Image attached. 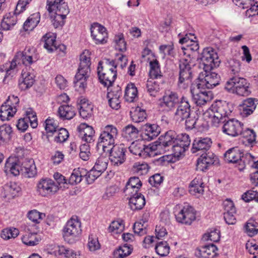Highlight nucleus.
I'll return each mask as SVG.
<instances>
[{
	"label": "nucleus",
	"mask_w": 258,
	"mask_h": 258,
	"mask_svg": "<svg viewBox=\"0 0 258 258\" xmlns=\"http://www.w3.org/2000/svg\"><path fill=\"white\" fill-rule=\"evenodd\" d=\"M97 73L101 83L107 87V90H109L117 76L116 65L114 61L105 59L103 61H100Z\"/></svg>",
	"instance_id": "nucleus-1"
},
{
	"label": "nucleus",
	"mask_w": 258,
	"mask_h": 258,
	"mask_svg": "<svg viewBox=\"0 0 258 258\" xmlns=\"http://www.w3.org/2000/svg\"><path fill=\"white\" fill-rule=\"evenodd\" d=\"M117 135V129L114 125H107L104 126L98 138L96 145L97 151H103L104 153H108L110 148L114 146Z\"/></svg>",
	"instance_id": "nucleus-2"
},
{
	"label": "nucleus",
	"mask_w": 258,
	"mask_h": 258,
	"mask_svg": "<svg viewBox=\"0 0 258 258\" xmlns=\"http://www.w3.org/2000/svg\"><path fill=\"white\" fill-rule=\"evenodd\" d=\"M197 58L190 55L181 59L179 62V74L178 82V87L186 89L191 84L192 77L191 69L197 63Z\"/></svg>",
	"instance_id": "nucleus-3"
},
{
	"label": "nucleus",
	"mask_w": 258,
	"mask_h": 258,
	"mask_svg": "<svg viewBox=\"0 0 258 258\" xmlns=\"http://www.w3.org/2000/svg\"><path fill=\"white\" fill-rule=\"evenodd\" d=\"M231 111L228 103L219 101L212 104L204 114L211 119L213 125L217 126L220 122L224 121L223 118L229 115Z\"/></svg>",
	"instance_id": "nucleus-4"
},
{
	"label": "nucleus",
	"mask_w": 258,
	"mask_h": 258,
	"mask_svg": "<svg viewBox=\"0 0 258 258\" xmlns=\"http://www.w3.org/2000/svg\"><path fill=\"white\" fill-rule=\"evenodd\" d=\"M249 84L242 77L234 76L231 78L226 83L225 89L229 93L239 96H246L250 94Z\"/></svg>",
	"instance_id": "nucleus-5"
},
{
	"label": "nucleus",
	"mask_w": 258,
	"mask_h": 258,
	"mask_svg": "<svg viewBox=\"0 0 258 258\" xmlns=\"http://www.w3.org/2000/svg\"><path fill=\"white\" fill-rule=\"evenodd\" d=\"M224 159L228 163H238V168L243 170L250 160H252V156L249 153L245 155L237 147L228 150L224 154Z\"/></svg>",
	"instance_id": "nucleus-6"
},
{
	"label": "nucleus",
	"mask_w": 258,
	"mask_h": 258,
	"mask_svg": "<svg viewBox=\"0 0 258 258\" xmlns=\"http://www.w3.org/2000/svg\"><path fill=\"white\" fill-rule=\"evenodd\" d=\"M200 59V67L205 71H211L218 67L220 62L217 52L211 47L204 48Z\"/></svg>",
	"instance_id": "nucleus-7"
},
{
	"label": "nucleus",
	"mask_w": 258,
	"mask_h": 258,
	"mask_svg": "<svg viewBox=\"0 0 258 258\" xmlns=\"http://www.w3.org/2000/svg\"><path fill=\"white\" fill-rule=\"evenodd\" d=\"M46 8L51 17H54V19L59 18L64 19L69 13L67 4L64 0H47Z\"/></svg>",
	"instance_id": "nucleus-8"
},
{
	"label": "nucleus",
	"mask_w": 258,
	"mask_h": 258,
	"mask_svg": "<svg viewBox=\"0 0 258 258\" xmlns=\"http://www.w3.org/2000/svg\"><path fill=\"white\" fill-rule=\"evenodd\" d=\"M19 99L14 95L9 96L0 108V118L2 120H9L13 117L17 111Z\"/></svg>",
	"instance_id": "nucleus-9"
},
{
	"label": "nucleus",
	"mask_w": 258,
	"mask_h": 258,
	"mask_svg": "<svg viewBox=\"0 0 258 258\" xmlns=\"http://www.w3.org/2000/svg\"><path fill=\"white\" fill-rule=\"evenodd\" d=\"M82 232L81 223L77 216H73L63 227V237L68 241L78 237Z\"/></svg>",
	"instance_id": "nucleus-10"
},
{
	"label": "nucleus",
	"mask_w": 258,
	"mask_h": 258,
	"mask_svg": "<svg viewBox=\"0 0 258 258\" xmlns=\"http://www.w3.org/2000/svg\"><path fill=\"white\" fill-rule=\"evenodd\" d=\"M109 158L107 156L101 155L99 157L93 168L86 175L88 181H93L98 177L107 169Z\"/></svg>",
	"instance_id": "nucleus-11"
},
{
	"label": "nucleus",
	"mask_w": 258,
	"mask_h": 258,
	"mask_svg": "<svg viewBox=\"0 0 258 258\" xmlns=\"http://www.w3.org/2000/svg\"><path fill=\"white\" fill-rule=\"evenodd\" d=\"M58 190V185L52 179L43 178L37 185V191L42 197H48L54 194Z\"/></svg>",
	"instance_id": "nucleus-12"
},
{
	"label": "nucleus",
	"mask_w": 258,
	"mask_h": 258,
	"mask_svg": "<svg viewBox=\"0 0 258 258\" xmlns=\"http://www.w3.org/2000/svg\"><path fill=\"white\" fill-rule=\"evenodd\" d=\"M199 79L200 83L198 84L202 87H205L208 89H212L219 84L220 77L219 75L211 71L201 72L199 74Z\"/></svg>",
	"instance_id": "nucleus-13"
},
{
	"label": "nucleus",
	"mask_w": 258,
	"mask_h": 258,
	"mask_svg": "<svg viewBox=\"0 0 258 258\" xmlns=\"http://www.w3.org/2000/svg\"><path fill=\"white\" fill-rule=\"evenodd\" d=\"M201 86L197 84L196 87H192L190 91L192 94V100L197 105L202 106L212 99V94L210 91H202Z\"/></svg>",
	"instance_id": "nucleus-14"
},
{
	"label": "nucleus",
	"mask_w": 258,
	"mask_h": 258,
	"mask_svg": "<svg viewBox=\"0 0 258 258\" xmlns=\"http://www.w3.org/2000/svg\"><path fill=\"white\" fill-rule=\"evenodd\" d=\"M90 30L91 37L96 44H103L107 42L108 33L104 26L95 23L91 25Z\"/></svg>",
	"instance_id": "nucleus-15"
},
{
	"label": "nucleus",
	"mask_w": 258,
	"mask_h": 258,
	"mask_svg": "<svg viewBox=\"0 0 258 258\" xmlns=\"http://www.w3.org/2000/svg\"><path fill=\"white\" fill-rule=\"evenodd\" d=\"M126 148L124 144L113 146L108 153H110V159L114 165L118 166L122 164L125 159Z\"/></svg>",
	"instance_id": "nucleus-16"
},
{
	"label": "nucleus",
	"mask_w": 258,
	"mask_h": 258,
	"mask_svg": "<svg viewBox=\"0 0 258 258\" xmlns=\"http://www.w3.org/2000/svg\"><path fill=\"white\" fill-rule=\"evenodd\" d=\"M189 137L187 134L178 135L177 138L171 146L175 156L179 157L183 153L190 145Z\"/></svg>",
	"instance_id": "nucleus-17"
},
{
	"label": "nucleus",
	"mask_w": 258,
	"mask_h": 258,
	"mask_svg": "<svg viewBox=\"0 0 258 258\" xmlns=\"http://www.w3.org/2000/svg\"><path fill=\"white\" fill-rule=\"evenodd\" d=\"M243 124L235 119H231L226 121L223 126V132L226 135L235 137L240 135L243 130Z\"/></svg>",
	"instance_id": "nucleus-18"
},
{
	"label": "nucleus",
	"mask_w": 258,
	"mask_h": 258,
	"mask_svg": "<svg viewBox=\"0 0 258 258\" xmlns=\"http://www.w3.org/2000/svg\"><path fill=\"white\" fill-rule=\"evenodd\" d=\"M175 217L178 222L190 225L196 219V212L192 207L185 205L175 215Z\"/></svg>",
	"instance_id": "nucleus-19"
},
{
	"label": "nucleus",
	"mask_w": 258,
	"mask_h": 258,
	"mask_svg": "<svg viewBox=\"0 0 258 258\" xmlns=\"http://www.w3.org/2000/svg\"><path fill=\"white\" fill-rule=\"evenodd\" d=\"M212 141L210 138H197L193 142L191 151L192 153L200 155L206 152L209 150L212 145Z\"/></svg>",
	"instance_id": "nucleus-20"
},
{
	"label": "nucleus",
	"mask_w": 258,
	"mask_h": 258,
	"mask_svg": "<svg viewBox=\"0 0 258 258\" xmlns=\"http://www.w3.org/2000/svg\"><path fill=\"white\" fill-rule=\"evenodd\" d=\"M178 135L173 131H169L165 133L164 135H161L158 138V141L156 142L157 149L163 148L166 150V148L171 147L174 143Z\"/></svg>",
	"instance_id": "nucleus-21"
},
{
	"label": "nucleus",
	"mask_w": 258,
	"mask_h": 258,
	"mask_svg": "<svg viewBox=\"0 0 258 258\" xmlns=\"http://www.w3.org/2000/svg\"><path fill=\"white\" fill-rule=\"evenodd\" d=\"M181 100L175 92L166 93L160 102V106L167 110H170L180 103Z\"/></svg>",
	"instance_id": "nucleus-22"
},
{
	"label": "nucleus",
	"mask_w": 258,
	"mask_h": 258,
	"mask_svg": "<svg viewBox=\"0 0 258 258\" xmlns=\"http://www.w3.org/2000/svg\"><path fill=\"white\" fill-rule=\"evenodd\" d=\"M217 159V157L212 152L203 153L197 161V169L204 171L208 166L214 164Z\"/></svg>",
	"instance_id": "nucleus-23"
},
{
	"label": "nucleus",
	"mask_w": 258,
	"mask_h": 258,
	"mask_svg": "<svg viewBox=\"0 0 258 258\" xmlns=\"http://www.w3.org/2000/svg\"><path fill=\"white\" fill-rule=\"evenodd\" d=\"M190 105L187 100L182 97L180 104L178 106L174 114V117L176 120L181 121L187 118L189 116Z\"/></svg>",
	"instance_id": "nucleus-24"
},
{
	"label": "nucleus",
	"mask_w": 258,
	"mask_h": 258,
	"mask_svg": "<svg viewBox=\"0 0 258 258\" xmlns=\"http://www.w3.org/2000/svg\"><path fill=\"white\" fill-rule=\"evenodd\" d=\"M78 129L79 136L85 143L91 144L94 141L95 131L92 126L86 123H82Z\"/></svg>",
	"instance_id": "nucleus-25"
},
{
	"label": "nucleus",
	"mask_w": 258,
	"mask_h": 258,
	"mask_svg": "<svg viewBox=\"0 0 258 258\" xmlns=\"http://www.w3.org/2000/svg\"><path fill=\"white\" fill-rule=\"evenodd\" d=\"M217 250L218 248L215 245L209 244L197 248L195 255L200 258H214L217 254Z\"/></svg>",
	"instance_id": "nucleus-26"
},
{
	"label": "nucleus",
	"mask_w": 258,
	"mask_h": 258,
	"mask_svg": "<svg viewBox=\"0 0 258 258\" xmlns=\"http://www.w3.org/2000/svg\"><path fill=\"white\" fill-rule=\"evenodd\" d=\"M107 98L110 106L114 109L117 110L120 107V98L121 96V90L119 87L114 88L113 90H108Z\"/></svg>",
	"instance_id": "nucleus-27"
},
{
	"label": "nucleus",
	"mask_w": 258,
	"mask_h": 258,
	"mask_svg": "<svg viewBox=\"0 0 258 258\" xmlns=\"http://www.w3.org/2000/svg\"><path fill=\"white\" fill-rule=\"evenodd\" d=\"M21 173L30 178L37 174V169L33 159H25L22 162Z\"/></svg>",
	"instance_id": "nucleus-28"
},
{
	"label": "nucleus",
	"mask_w": 258,
	"mask_h": 258,
	"mask_svg": "<svg viewBox=\"0 0 258 258\" xmlns=\"http://www.w3.org/2000/svg\"><path fill=\"white\" fill-rule=\"evenodd\" d=\"M256 100L252 98H249L244 100L242 104L239 106V110L241 115L243 117H247L251 114L255 109Z\"/></svg>",
	"instance_id": "nucleus-29"
},
{
	"label": "nucleus",
	"mask_w": 258,
	"mask_h": 258,
	"mask_svg": "<svg viewBox=\"0 0 258 258\" xmlns=\"http://www.w3.org/2000/svg\"><path fill=\"white\" fill-rule=\"evenodd\" d=\"M5 169L6 172L17 176L21 173L22 162L16 158H9L6 161Z\"/></svg>",
	"instance_id": "nucleus-30"
},
{
	"label": "nucleus",
	"mask_w": 258,
	"mask_h": 258,
	"mask_svg": "<svg viewBox=\"0 0 258 258\" xmlns=\"http://www.w3.org/2000/svg\"><path fill=\"white\" fill-rule=\"evenodd\" d=\"M91 52L88 50H85L80 56V65L78 69V72L81 73H90L91 65Z\"/></svg>",
	"instance_id": "nucleus-31"
},
{
	"label": "nucleus",
	"mask_w": 258,
	"mask_h": 258,
	"mask_svg": "<svg viewBox=\"0 0 258 258\" xmlns=\"http://www.w3.org/2000/svg\"><path fill=\"white\" fill-rule=\"evenodd\" d=\"M90 73H81L78 72L75 76V87L76 89L80 92H83L87 88V80L89 77Z\"/></svg>",
	"instance_id": "nucleus-32"
},
{
	"label": "nucleus",
	"mask_w": 258,
	"mask_h": 258,
	"mask_svg": "<svg viewBox=\"0 0 258 258\" xmlns=\"http://www.w3.org/2000/svg\"><path fill=\"white\" fill-rule=\"evenodd\" d=\"M34 81V75L23 71L21 78L19 80V85L20 88L22 90H25L32 86Z\"/></svg>",
	"instance_id": "nucleus-33"
},
{
	"label": "nucleus",
	"mask_w": 258,
	"mask_h": 258,
	"mask_svg": "<svg viewBox=\"0 0 258 258\" xmlns=\"http://www.w3.org/2000/svg\"><path fill=\"white\" fill-rule=\"evenodd\" d=\"M160 133V129L157 125L146 124L143 128V137L145 140H152Z\"/></svg>",
	"instance_id": "nucleus-34"
},
{
	"label": "nucleus",
	"mask_w": 258,
	"mask_h": 258,
	"mask_svg": "<svg viewBox=\"0 0 258 258\" xmlns=\"http://www.w3.org/2000/svg\"><path fill=\"white\" fill-rule=\"evenodd\" d=\"M57 113L60 118L63 119H71L76 115L75 108L71 105L65 104L58 108Z\"/></svg>",
	"instance_id": "nucleus-35"
},
{
	"label": "nucleus",
	"mask_w": 258,
	"mask_h": 258,
	"mask_svg": "<svg viewBox=\"0 0 258 258\" xmlns=\"http://www.w3.org/2000/svg\"><path fill=\"white\" fill-rule=\"evenodd\" d=\"M20 186L14 182H10L5 184L3 187L5 198H14L21 191Z\"/></svg>",
	"instance_id": "nucleus-36"
},
{
	"label": "nucleus",
	"mask_w": 258,
	"mask_h": 258,
	"mask_svg": "<svg viewBox=\"0 0 258 258\" xmlns=\"http://www.w3.org/2000/svg\"><path fill=\"white\" fill-rule=\"evenodd\" d=\"M145 203V198L141 194L129 199L130 207L134 211L142 209Z\"/></svg>",
	"instance_id": "nucleus-37"
},
{
	"label": "nucleus",
	"mask_w": 258,
	"mask_h": 258,
	"mask_svg": "<svg viewBox=\"0 0 258 258\" xmlns=\"http://www.w3.org/2000/svg\"><path fill=\"white\" fill-rule=\"evenodd\" d=\"M80 116L84 119L91 117L92 113L93 107L91 104L86 102L85 99L80 100L79 107Z\"/></svg>",
	"instance_id": "nucleus-38"
},
{
	"label": "nucleus",
	"mask_w": 258,
	"mask_h": 258,
	"mask_svg": "<svg viewBox=\"0 0 258 258\" xmlns=\"http://www.w3.org/2000/svg\"><path fill=\"white\" fill-rule=\"evenodd\" d=\"M40 16L39 13H36L30 15L23 25L25 31L32 30L39 23Z\"/></svg>",
	"instance_id": "nucleus-39"
},
{
	"label": "nucleus",
	"mask_w": 258,
	"mask_h": 258,
	"mask_svg": "<svg viewBox=\"0 0 258 258\" xmlns=\"http://www.w3.org/2000/svg\"><path fill=\"white\" fill-rule=\"evenodd\" d=\"M138 96V90L135 85L133 83L128 84L125 89L124 98L128 102H134Z\"/></svg>",
	"instance_id": "nucleus-40"
},
{
	"label": "nucleus",
	"mask_w": 258,
	"mask_h": 258,
	"mask_svg": "<svg viewBox=\"0 0 258 258\" xmlns=\"http://www.w3.org/2000/svg\"><path fill=\"white\" fill-rule=\"evenodd\" d=\"M55 38L54 34L52 33H46L43 38L44 47L50 52L57 49Z\"/></svg>",
	"instance_id": "nucleus-41"
},
{
	"label": "nucleus",
	"mask_w": 258,
	"mask_h": 258,
	"mask_svg": "<svg viewBox=\"0 0 258 258\" xmlns=\"http://www.w3.org/2000/svg\"><path fill=\"white\" fill-rule=\"evenodd\" d=\"M41 240L39 235L36 233L26 232L22 237V242L28 246H34Z\"/></svg>",
	"instance_id": "nucleus-42"
},
{
	"label": "nucleus",
	"mask_w": 258,
	"mask_h": 258,
	"mask_svg": "<svg viewBox=\"0 0 258 258\" xmlns=\"http://www.w3.org/2000/svg\"><path fill=\"white\" fill-rule=\"evenodd\" d=\"M124 229V224L121 219L113 221L108 228V232L113 235L121 233Z\"/></svg>",
	"instance_id": "nucleus-43"
},
{
	"label": "nucleus",
	"mask_w": 258,
	"mask_h": 258,
	"mask_svg": "<svg viewBox=\"0 0 258 258\" xmlns=\"http://www.w3.org/2000/svg\"><path fill=\"white\" fill-rule=\"evenodd\" d=\"M139 130L132 124H128L122 129V136L127 140H133L137 138Z\"/></svg>",
	"instance_id": "nucleus-44"
},
{
	"label": "nucleus",
	"mask_w": 258,
	"mask_h": 258,
	"mask_svg": "<svg viewBox=\"0 0 258 258\" xmlns=\"http://www.w3.org/2000/svg\"><path fill=\"white\" fill-rule=\"evenodd\" d=\"M150 70L149 75L151 79H158L162 77L160 66L156 59L150 60L149 62Z\"/></svg>",
	"instance_id": "nucleus-45"
},
{
	"label": "nucleus",
	"mask_w": 258,
	"mask_h": 258,
	"mask_svg": "<svg viewBox=\"0 0 258 258\" xmlns=\"http://www.w3.org/2000/svg\"><path fill=\"white\" fill-rule=\"evenodd\" d=\"M132 120L135 122L143 121L146 118V113L145 110L140 107H137L130 111Z\"/></svg>",
	"instance_id": "nucleus-46"
},
{
	"label": "nucleus",
	"mask_w": 258,
	"mask_h": 258,
	"mask_svg": "<svg viewBox=\"0 0 258 258\" xmlns=\"http://www.w3.org/2000/svg\"><path fill=\"white\" fill-rule=\"evenodd\" d=\"M17 22L16 17L10 13L7 14L1 22V27L4 30H8L14 26Z\"/></svg>",
	"instance_id": "nucleus-47"
},
{
	"label": "nucleus",
	"mask_w": 258,
	"mask_h": 258,
	"mask_svg": "<svg viewBox=\"0 0 258 258\" xmlns=\"http://www.w3.org/2000/svg\"><path fill=\"white\" fill-rule=\"evenodd\" d=\"M244 230L249 236H253L258 233V223L253 219H249L244 226Z\"/></svg>",
	"instance_id": "nucleus-48"
},
{
	"label": "nucleus",
	"mask_w": 258,
	"mask_h": 258,
	"mask_svg": "<svg viewBox=\"0 0 258 258\" xmlns=\"http://www.w3.org/2000/svg\"><path fill=\"white\" fill-rule=\"evenodd\" d=\"M243 138V142L247 145H251L255 143L256 139V134L253 130L246 128L245 130L242 131V133L240 134Z\"/></svg>",
	"instance_id": "nucleus-49"
},
{
	"label": "nucleus",
	"mask_w": 258,
	"mask_h": 258,
	"mask_svg": "<svg viewBox=\"0 0 258 258\" xmlns=\"http://www.w3.org/2000/svg\"><path fill=\"white\" fill-rule=\"evenodd\" d=\"M155 79H151L148 80L147 83V91L149 94L153 97L156 96L159 90V83Z\"/></svg>",
	"instance_id": "nucleus-50"
},
{
	"label": "nucleus",
	"mask_w": 258,
	"mask_h": 258,
	"mask_svg": "<svg viewBox=\"0 0 258 258\" xmlns=\"http://www.w3.org/2000/svg\"><path fill=\"white\" fill-rule=\"evenodd\" d=\"M132 250V248L125 244L114 251V255L116 258H124L131 253Z\"/></svg>",
	"instance_id": "nucleus-51"
},
{
	"label": "nucleus",
	"mask_w": 258,
	"mask_h": 258,
	"mask_svg": "<svg viewBox=\"0 0 258 258\" xmlns=\"http://www.w3.org/2000/svg\"><path fill=\"white\" fill-rule=\"evenodd\" d=\"M144 147L143 141H136L133 142L128 148L133 154L141 156L145 149Z\"/></svg>",
	"instance_id": "nucleus-52"
},
{
	"label": "nucleus",
	"mask_w": 258,
	"mask_h": 258,
	"mask_svg": "<svg viewBox=\"0 0 258 258\" xmlns=\"http://www.w3.org/2000/svg\"><path fill=\"white\" fill-rule=\"evenodd\" d=\"M155 250L159 255L165 256L169 253L170 247L166 241H161L157 243Z\"/></svg>",
	"instance_id": "nucleus-53"
},
{
	"label": "nucleus",
	"mask_w": 258,
	"mask_h": 258,
	"mask_svg": "<svg viewBox=\"0 0 258 258\" xmlns=\"http://www.w3.org/2000/svg\"><path fill=\"white\" fill-rule=\"evenodd\" d=\"M147 225L146 222L143 220L136 222L134 225V232L139 236H143L147 233Z\"/></svg>",
	"instance_id": "nucleus-54"
},
{
	"label": "nucleus",
	"mask_w": 258,
	"mask_h": 258,
	"mask_svg": "<svg viewBox=\"0 0 258 258\" xmlns=\"http://www.w3.org/2000/svg\"><path fill=\"white\" fill-rule=\"evenodd\" d=\"M54 135V141L57 143H63L67 141L69 137V132L64 128H60L53 134Z\"/></svg>",
	"instance_id": "nucleus-55"
},
{
	"label": "nucleus",
	"mask_w": 258,
	"mask_h": 258,
	"mask_svg": "<svg viewBox=\"0 0 258 258\" xmlns=\"http://www.w3.org/2000/svg\"><path fill=\"white\" fill-rule=\"evenodd\" d=\"M203 238L205 241L218 242L220 238V231L216 229H211L209 232L204 235Z\"/></svg>",
	"instance_id": "nucleus-56"
},
{
	"label": "nucleus",
	"mask_w": 258,
	"mask_h": 258,
	"mask_svg": "<svg viewBox=\"0 0 258 258\" xmlns=\"http://www.w3.org/2000/svg\"><path fill=\"white\" fill-rule=\"evenodd\" d=\"M27 217L30 220L35 223H39L45 217V214L40 213L36 210H33L28 213Z\"/></svg>",
	"instance_id": "nucleus-57"
},
{
	"label": "nucleus",
	"mask_w": 258,
	"mask_h": 258,
	"mask_svg": "<svg viewBox=\"0 0 258 258\" xmlns=\"http://www.w3.org/2000/svg\"><path fill=\"white\" fill-rule=\"evenodd\" d=\"M133 170L138 175H144L148 173L149 170L148 165L146 163L137 162L134 164Z\"/></svg>",
	"instance_id": "nucleus-58"
},
{
	"label": "nucleus",
	"mask_w": 258,
	"mask_h": 258,
	"mask_svg": "<svg viewBox=\"0 0 258 258\" xmlns=\"http://www.w3.org/2000/svg\"><path fill=\"white\" fill-rule=\"evenodd\" d=\"M57 127V122L53 119L48 118L46 120L45 128L48 136L53 135L56 132Z\"/></svg>",
	"instance_id": "nucleus-59"
},
{
	"label": "nucleus",
	"mask_w": 258,
	"mask_h": 258,
	"mask_svg": "<svg viewBox=\"0 0 258 258\" xmlns=\"http://www.w3.org/2000/svg\"><path fill=\"white\" fill-rule=\"evenodd\" d=\"M12 133V127L10 125L5 124L0 126V140L2 141L9 140Z\"/></svg>",
	"instance_id": "nucleus-60"
},
{
	"label": "nucleus",
	"mask_w": 258,
	"mask_h": 258,
	"mask_svg": "<svg viewBox=\"0 0 258 258\" xmlns=\"http://www.w3.org/2000/svg\"><path fill=\"white\" fill-rule=\"evenodd\" d=\"M229 72L230 74L236 75L240 71V62L239 61L232 59H230L228 62Z\"/></svg>",
	"instance_id": "nucleus-61"
},
{
	"label": "nucleus",
	"mask_w": 258,
	"mask_h": 258,
	"mask_svg": "<svg viewBox=\"0 0 258 258\" xmlns=\"http://www.w3.org/2000/svg\"><path fill=\"white\" fill-rule=\"evenodd\" d=\"M16 59H19L21 63L26 66H30L37 60L31 59V57L30 56L24 54L21 51H18L16 53Z\"/></svg>",
	"instance_id": "nucleus-62"
},
{
	"label": "nucleus",
	"mask_w": 258,
	"mask_h": 258,
	"mask_svg": "<svg viewBox=\"0 0 258 258\" xmlns=\"http://www.w3.org/2000/svg\"><path fill=\"white\" fill-rule=\"evenodd\" d=\"M87 246L89 250L91 251H95L100 249V244L98 241V238L92 234L90 235Z\"/></svg>",
	"instance_id": "nucleus-63"
},
{
	"label": "nucleus",
	"mask_w": 258,
	"mask_h": 258,
	"mask_svg": "<svg viewBox=\"0 0 258 258\" xmlns=\"http://www.w3.org/2000/svg\"><path fill=\"white\" fill-rule=\"evenodd\" d=\"M19 234V230L16 228L5 229L1 233V237L5 240L14 238Z\"/></svg>",
	"instance_id": "nucleus-64"
}]
</instances>
